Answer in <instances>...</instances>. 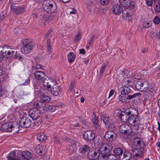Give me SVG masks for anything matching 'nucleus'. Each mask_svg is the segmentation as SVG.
<instances>
[{"label":"nucleus","instance_id":"4468645a","mask_svg":"<svg viewBox=\"0 0 160 160\" xmlns=\"http://www.w3.org/2000/svg\"><path fill=\"white\" fill-rule=\"evenodd\" d=\"M140 120L137 116V117H128V123L132 126H136L140 123Z\"/></svg>","mask_w":160,"mask_h":160},{"label":"nucleus","instance_id":"a19ab883","mask_svg":"<svg viewBox=\"0 0 160 160\" xmlns=\"http://www.w3.org/2000/svg\"><path fill=\"white\" fill-rule=\"evenodd\" d=\"M107 65V64L105 62L103 63L102 65V67L101 68V70L100 71V74L102 75L105 71L106 69V67Z\"/></svg>","mask_w":160,"mask_h":160},{"label":"nucleus","instance_id":"6ab92c4d","mask_svg":"<svg viewBox=\"0 0 160 160\" xmlns=\"http://www.w3.org/2000/svg\"><path fill=\"white\" fill-rule=\"evenodd\" d=\"M143 152L142 150L139 149H134L132 151L133 157L135 159L140 158L142 155Z\"/></svg>","mask_w":160,"mask_h":160},{"label":"nucleus","instance_id":"aec40b11","mask_svg":"<svg viewBox=\"0 0 160 160\" xmlns=\"http://www.w3.org/2000/svg\"><path fill=\"white\" fill-rule=\"evenodd\" d=\"M8 160H20V158L16 153V151H14L9 153L8 156Z\"/></svg>","mask_w":160,"mask_h":160},{"label":"nucleus","instance_id":"a211bd4d","mask_svg":"<svg viewBox=\"0 0 160 160\" xmlns=\"http://www.w3.org/2000/svg\"><path fill=\"white\" fill-rule=\"evenodd\" d=\"M35 78L38 80H41L43 79L45 76L44 73L39 70L35 71L34 73Z\"/></svg>","mask_w":160,"mask_h":160},{"label":"nucleus","instance_id":"e433bc0d","mask_svg":"<svg viewBox=\"0 0 160 160\" xmlns=\"http://www.w3.org/2000/svg\"><path fill=\"white\" fill-rule=\"evenodd\" d=\"M11 126H10V128L12 129V131H15V132H16L17 131H18V128L19 126V125L18 124L15 122L14 123L11 122Z\"/></svg>","mask_w":160,"mask_h":160},{"label":"nucleus","instance_id":"7ed1b4c3","mask_svg":"<svg viewBox=\"0 0 160 160\" xmlns=\"http://www.w3.org/2000/svg\"><path fill=\"white\" fill-rule=\"evenodd\" d=\"M38 2V1H37ZM42 3V7L43 10L48 13L54 12L56 9V3L52 0H40L38 3Z\"/></svg>","mask_w":160,"mask_h":160},{"label":"nucleus","instance_id":"c9c22d12","mask_svg":"<svg viewBox=\"0 0 160 160\" xmlns=\"http://www.w3.org/2000/svg\"><path fill=\"white\" fill-rule=\"evenodd\" d=\"M76 56L72 52L69 53L68 55V59L70 63H72L74 60Z\"/></svg>","mask_w":160,"mask_h":160},{"label":"nucleus","instance_id":"c03bdc74","mask_svg":"<svg viewBox=\"0 0 160 160\" xmlns=\"http://www.w3.org/2000/svg\"><path fill=\"white\" fill-rule=\"evenodd\" d=\"M95 36V35H92L89 41L87 42V44L89 45V46H91L93 43V42L94 41Z\"/></svg>","mask_w":160,"mask_h":160},{"label":"nucleus","instance_id":"3c124183","mask_svg":"<svg viewBox=\"0 0 160 160\" xmlns=\"http://www.w3.org/2000/svg\"><path fill=\"white\" fill-rule=\"evenodd\" d=\"M154 9L156 12H160V5L159 2L156 5L154 8Z\"/></svg>","mask_w":160,"mask_h":160},{"label":"nucleus","instance_id":"ddd939ff","mask_svg":"<svg viewBox=\"0 0 160 160\" xmlns=\"http://www.w3.org/2000/svg\"><path fill=\"white\" fill-rule=\"evenodd\" d=\"M83 136L84 138L88 141H91L95 138V133L91 130L85 131L83 133Z\"/></svg>","mask_w":160,"mask_h":160},{"label":"nucleus","instance_id":"0eeeda50","mask_svg":"<svg viewBox=\"0 0 160 160\" xmlns=\"http://www.w3.org/2000/svg\"><path fill=\"white\" fill-rule=\"evenodd\" d=\"M2 50L1 51L2 55L6 58L12 56L14 52L10 46L5 45L2 47Z\"/></svg>","mask_w":160,"mask_h":160},{"label":"nucleus","instance_id":"8fccbe9b","mask_svg":"<svg viewBox=\"0 0 160 160\" xmlns=\"http://www.w3.org/2000/svg\"><path fill=\"white\" fill-rule=\"evenodd\" d=\"M153 22L156 24L159 23L160 22V19L158 16H156L153 20Z\"/></svg>","mask_w":160,"mask_h":160},{"label":"nucleus","instance_id":"412c9836","mask_svg":"<svg viewBox=\"0 0 160 160\" xmlns=\"http://www.w3.org/2000/svg\"><path fill=\"white\" fill-rule=\"evenodd\" d=\"M90 148L88 145H81L78 151L80 154H84L88 152Z\"/></svg>","mask_w":160,"mask_h":160},{"label":"nucleus","instance_id":"72a5a7b5","mask_svg":"<svg viewBox=\"0 0 160 160\" xmlns=\"http://www.w3.org/2000/svg\"><path fill=\"white\" fill-rule=\"evenodd\" d=\"M123 150L120 148H117L113 151V153L114 155L119 156L120 159V156H121L123 153Z\"/></svg>","mask_w":160,"mask_h":160},{"label":"nucleus","instance_id":"6e6552de","mask_svg":"<svg viewBox=\"0 0 160 160\" xmlns=\"http://www.w3.org/2000/svg\"><path fill=\"white\" fill-rule=\"evenodd\" d=\"M119 131L120 133L127 136L130 135L132 132L129 126L126 124L121 125L119 128Z\"/></svg>","mask_w":160,"mask_h":160},{"label":"nucleus","instance_id":"ea45409f","mask_svg":"<svg viewBox=\"0 0 160 160\" xmlns=\"http://www.w3.org/2000/svg\"><path fill=\"white\" fill-rule=\"evenodd\" d=\"M40 100L38 101L36 103V107L37 108H43L44 107L45 105V104L43 103L42 102H41Z\"/></svg>","mask_w":160,"mask_h":160},{"label":"nucleus","instance_id":"f704fd0d","mask_svg":"<svg viewBox=\"0 0 160 160\" xmlns=\"http://www.w3.org/2000/svg\"><path fill=\"white\" fill-rule=\"evenodd\" d=\"M40 100L45 105L46 103H48L50 101L51 98L48 96L43 95L41 98Z\"/></svg>","mask_w":160,"mask_h":160},{"label":"nucleus","instance_id":"5701e85b","mask_svg":"<svg viewBox=\"0 0 160 160\" xmlns=\"http://www.w3.org/2000/svg\"><path fill=\"white\" fill-rule=\"evenodd\" d=\"M134 142L136 143V145L140 147L141 148H142L145 146L144 143L143 139L138 137H136L135 138Z\"/></svg>","mask_w":160,"mask_h":160},{"label":"nucleus","instance_id":"a18cd8bd","mask_svg":"<svg viewBox=\"0 0 160 160\" xmlns=\"http://www.w3.org/2000/svg\"><path fill=\"white\" fill-rule=\"evenodd\" d=\"M81 38V34L80 32H78V34L75 36L74 40L75 42H77Z\"/></svg>","mask_w":160,"mask_h":160},{"label":"nucleus","instance_id":"49530a36","mask_svg":"<svg viewBox=\"0 0 160 160\" xmlns=\"http://www.w3.org/2000/svg\"><path fill=\"white\" fill-rule=\"evenodd\" d=\"M144 82L146 83V85L145 86H144L143 87H142L141 88V89L142 90V91H140V92H147L148 89V83L145 82Z\"/></svg>","mask_w":160,"mask_h":160},{"label":"nucleus","instance_id":"bf43d9fd","mask_svg":"<svg viewBox=\"0 0 160 160\" xmlns=\"http://www.w3.org/2000/svg\"><path fill=\"white\" fill-rule=\"evenodd\" d=\"M30 82V80L29 79H27L25 80V82L22 84H21L22 85H29Z\"/></svg>","mask_w":160,"mask_h":160},{"label":"nucleus","instance_id":"20e7f679","mask_svg":"<svg viewBox=\"0 0 160 160\" xmlns=\"http://www.w3.org/2000/svg\"><path fill=\"white\" fill-rule=\"evenodd\" d=\"M21 46V52L24 54L30 52L33 48L32 42L28 39L23 40L22 41Z\"/></svg>","mask_w":160,"mask_h":160},{"label":"nucleus","instance_id":"69168bd1","mask_svg":"<svg viewBox=\"0 0 160 160\" xmlns=\"http://www.w3.org/2000/svg\"><path fill=\"white\" fill-rule=\"evenodd\" d=\"M160 71V67H156L154 69V73H156L157 72H159Z\"/></svg>","mask_w":160,"mask_h":160},{"label":"nucleus","instance_id":"4c0bfd02","mask_svg":"<svg viewBox=\"0 0 160 160\" xmlns=\"http://www.w3.org/2000/svg\"><path fill=\"white\" fill-rule=\"evenodd\" d=\"M120 3L125 7H128V6L131 3H130L129 0H119Z\"/></svg>","mask_w":160,"mask_h":160},{"label":"nucleus","instance_id":"13d9d810","mask_svg":"<svg viewBox=\"0 0 160 160\" xmlns=\"http://www.w3.org/2000/svg\"><path fill=\"white\" fill-rule=\"evenodd\" d=\"M146 3L147 5L151 6L153 4V0H145Z\"/></svg>","mask_w":160,"mask_h":160},{"label":"nucleus","instance_id":"f3484780","mask_svg":"<svg viewBox=\"0 0 160 160\" xmlns=\"http://www.w3.org/2000/svg\"><path fill=\"white\" fill-rule=\"evenodd\" d=\"M11 122L3 124L1 127V130L3 132H11L12 129L10 128V126H11Z\"/></svg>","mask_w":160,"mask_h":160},{"label":"nucleus","instance_id":"dca6fc26","mask_svg":"<svg viewBox=\"0 0 160 160\" xmlns=\"http://www.w3.org/2000/svg\"><path fill=\"white\" fill-rule=\"evenodd\" d=\"M101 118L105 124L108 125L109 127L110 125L111 126L113 125V122L109 120L108 115L106 114H102L101 115Z\"/></svg>","mask_w":160,"mask_h":160},{"label":"nucleus","instance_id":"2eb2a0df","mask_svg":"<svg viewBox=\"0 0 160 160\" xmlns=\"http://www.w3.org/2000/svg\"><path fill=\"white\" fill-rule=\"evenodd\" d=\"M126 113L129 117H137L138 112L137 110L135 108L130 107L128 109L126 110Z\"/></svg>","mask_w":160,"mask_h":160},{"label":"nucleus","instance_id":"4be33fe9","mask_svg":"<svg viewBox=\"0 0 160 160\" xmlns=\"http://www.w3.org/2000/svg\"><path fill=\"white\" fill-rule=\"evenodd\" d=\"M132 157V154L129 152L126 151L123 152V155L120 156V160H129Z\"/></svg>","mask_w":160,"mask_h":160},{"label":"nucleus","instance_id":"1a4fd4ad","mask_svg":"<svg viewBox=\"0 0 160 160\" xmlns=\"http://www.w3.org/2000/svg\"><path fill=\"white\" fill-rule=\"evenodd\" d=\"M19 123L21 127L26 128L30 127L32 124V122L29 118L24 117L20 119Z\"/></svg>","mask_w":160,"mask_h":160},{"label":"nucleus","instance_id":"6e6d98bb","mask_svg":"<svg viewBox=\"0 0 160 160\" xmlns=\"http://www.w3.org/2000/svg\"><path fill=\"white\" fill-rule=\"evenodd\" d=\"M6 16V14L4 12L1 13L0 15V23L3 20Z\"/></svg>","mask_w":160,"mask_h":160},{"label":"nucleus","instance_id":"58836bf2","mask_svg":"<svg viewBox=\"0 0 160 160\" xmlns=\"http://www.w3.org/2000/svg\"><path fill=\"white\" fill-rule=\"evenodd\" d=\"M14 58L16 59L22 61L24 58L23 56L20 55V53L18 52H16L15 54L14 55Z\"/></svg>","mask_w":160,"mask_h":160},{"label":"nucleus","instance_id":"7c9ffc66","mask_svg":"<svg viewBox=\"0 0 160 160\" xmlns=\"http://www.w3.org/2000/svg\"><path fill=\"white\" fill-rule=\"evenodd\" d=\"M21 155L22 158L27 159L29 160L32 157V154L31 153L28 151H25L22 152Z\"/></svg>","mask_w":160,"mask_h":160},{"label":"nucleus","instance_id":"de8ad7c7","mask_svg":"<svg viewBox=\"0 0 160 160\" xmlns=\"http://www.w3.org/2000/svg\"><path fill=\"white\" fill-rule=\"evenodd\" d=\"M143 25L145 28H148L151 26V23L149 22L144 21L143 23Z\"/></svg>","mask_w":160,"mask_h":160},{"label":"nucleus","instance_id":"c85d7f7f","mask_svg":"<svg viewBox=\"0 0 160 160\" xmlns=\"http://www.w3.org/2000/svg\"><path fill=\"white\" fill-rule=\"evenodd\" d=\"M92 122L95 129L97 131H99L101 129V127L99 125V121L97 118L96 117H94L92 119Z\"/></svg>","mask_w":160,"mask_h":160},{"label":"nucleus","instance_id":"864d4df0","mask_svg":"<svg viewBox=\"0 0 160 160\" xmlns=\"http://www.w3.org/2000/svg\"><path fill=\"white\" fill-rule=\"evenodd\" d=\"M50 81V82L51 83H52L54 84V85H55V84L57 82L56 80L53 78H52L51 77H48L47 78Z\"/></svg>","mask_w":160,"mask_h":160},{"label":"nucleus","instance_id":"cd10ccee","mask_svg":"<svg viewBox=\"0 0 160 160\" xmlns=\"http://www.w3.org/2000/svg\"><path fill=\"white\" fill-rule=\"evenodd\" d=\"M125 115L122 114L121 113H119L118 116L120 118L121 120L123 122H128L129 115L126 113V111L124 112Z\"/></svg>","mask_w":160,"mask_h":160},{"label":"nucleus","instance_id":"393cba45","mask_svg":"<svg viewBox=\"0 0 160 160\" xmlns=\"http://www.w3.org/2000/svg\"><path fill=\"white\" fill-rule=\"evenodd\" d=\"M45 148L46 147L44 146H38L36 148V152L40 155L44 154L47 152Z\"/></svg>","mask_w":160,"mask_h":160},{"label":"nucleus","instance_id":"052dcab7","mask_svg":"<svg viewBox=\"0 0 160 160\" xmlns=\"http://www.w3.org/2000/svg\"><path fill=\"white\" fill-rule=\"evenodd\" d=\"M79 120L80 122L82 123L83 124H86V120L83 118L81 117H80L79 118Z\"/></svg>","mask_w":160,"mask_h":160},{"label":"nucleus","instance_id":"f8f14e48","mask_svg":"<svg viewBox=\"0 0 160 160\" xmlns=\"http://www.w3.org/2000/svg\"><path fill=\"white\" fill-rule=\"evenodd\" d=\"M50 91L51 94L54 96H58L61 94L62 90L61 87L59 86L52 85L50 90L48 91Z\"/></svg>","mask_w":160,"mask_h":160},{"label":"nucleus","instance_id":"39448f33","mask_svg":"<svg viewBox=\"0 0 160 160\" xmlns=\"http://www.w3.org/2000/svg\"><path fill=\"white\" fill-rule=\"evenodd\" d=\"M141 95V94L140 92L135 93L131 95H126L121 93V94L119 96V99L122 103L126 104L129 102L131 99L140 96Z\"/></svg>","mask_w":160,"mask_h":160},{"label":"nucleus","instance_id":"2f4dec72","mask_svg":"<svg viewBox=\"0 0 160 160\" xmlns=\"http://www.w3.org/2000/svg\"><path fill=\"white\" fill-rule=\"evenodd\" d=\"M146 84L145 82H143L141 81H138L135 84V87L138 91H142V89H141Z\"/></svg>","mask_w":160,"mask_h":160},{"label":"nucleus","instance_id":"680f3d73","mask_svg":"<svg viewBox=\"0 0 160 160\" xmlns=\"http://www.w3.org/2000/svg\"><path fill=\"white\" fill-rule=\"evenodd\" d=\"M115 92V90L114 89H112L110 90L109 96L108 97V98H109L111 96H112L114 93Z\"/></svg>","mask_w":160,"mask_h":160},{"label":"nucleus","instance_id":"b1692460","mask_svg":"<svg viewBox=\"0 0 160 160\" xmlns=\"http://www.w3.org/2000/svg\"><path fill=\"white\" fill-rule=\"evenodd\" d=\"M132 91L130 88L126 85H124L121 88V93L126 95H129L128 94L132 92Z\"/></svg>","mask_w":160,"mask_h":160},{"label":"nucleus","instance_id":"bb28decb","mask_svg":"<svg viewBox=\"0 0 160 160\" xmlns=\"http://www.w3.org/2000/svg\"><path fill=\"white\" fill-rule=\"evenodd\" d=\"M51 83L50 81L47 78H45L43 81V84L44 88L48 91L52 88Z\"/></svg>","mask_w":160,"mask_h":160},{"label":"nucleus","instance_id":"79ce46f5","mask_svg":"<svg viewBox=\"0 0 160 160\" xmlns=\"http://www.w3.org/2000/svg\"><path fill=\"white\" fill-rule=\"evenodd\" d=\"M56 109V107L53 105H49L46 110L50 112H54Z\"/></svg>","mask_w":160,"mask_h":160},{"label":"nucleus","instance_id":"a878e982","mask_svg":"<svg viewBox=\"0 0 160 160\" xmlns=\"http://www.w3.org/2000/svg\"><path fill=\"white\" fill-rule=\"evenodd\" d=\"M88 156V158L90 160H95V159L99 158L98 152L92 151H89Z\"/></svg>","mask_w":160,"mask_h":160},{"label":"nucleus","instance_id":"9b49d317","mask_svg":"<svg viewBox=\"0 0 160 160\" xmlns=\"http://www.w3.org/2000/svg\"><path fill=\"white\" fill-rule=\"evenodd\" d=\"M28 114L29 116L32 119L35 120L39 118L40 113L39 110L35 108L30 110Z\"/></svg>","mask_w":160,"mask_h":160},{"label":"nucleus","instance_id":"e2e57ef3","mask_svg":"<svg viewBox=\"0 0 160 160\" xmlns=\"http://www.w3.org/2000/svg\"><path fill=\"white\" fill-rule=\"evenodd\" d=\"M122 73L125 76H127L128 75V71L127 69H124L122 72Z\"/></svg>","mask_w":160,"mask_h":160},{"label":"nucleus","instance_id":"4d7b16f0","mask_svg":"<svg viewBox=\"0 0 160 160\" xmlns=\"http://www.w3.org/2000/svg\"><path fill=\"white\" fill-rule=\"evenodd\" d=\"M54 142L57 144H59L61 142L58 136L54 137Z\"/></svg>","mask_w":160,"mask_h":160},{"label":"nucleus","instance_id":"5fc2aeb1","mask_svg":"<svg viewBox=\"0 0 160 160\" xmlns=\"http://www.w3.org/2000/svg\"><path fill=\"white\" fill-rule=\"evenodd\" d=\"M63 139L64 140L67 141L71 143H73V141L72 139L69 138L66 136L64 137Z\"/></svg>","mask_w":160,"mask_h":160},{"label":"nucleus","instance_id":"473e14b6","mask_svg":"<svg viewBox=\"0 0 160 160\" xmlns=\"http://www.w3.org/2000/svg\"><path fill=\"white\" fill-rule=\"evenodd\" d=\"M38 139L41 142H44L47 138V136L43 133L41 132L39 133L37 136Z\"/></svg>","mask_w":160,"mask_h":160},{"label":"nucleus","instance_id":"9d476101","mask_svg":"<svg viewBox=\"0 0 160 160\" xmlns=\"http://www.w3.org/2000/svg\"><path fill=\"white\" fill-rule=\"evenodd\" d=\"M117 135L112 131L110 130L105 132L104 138L105 139L109 142H112L116 139Z\"/></svg>","mask_w":160,"mask_h":160},{"label":"nucleus","instance_id":"f257e3e1","mask_svg":"<svg viewBox=\"0 0 160 160\" xmlns=\"http://www.w3.org/2000/svg\"><path fill=\"white\" fill-rule=\"evenodd\" d=\"M113 146L111 143H104L101 145L98 150V156L102 160L106 159L108 156L111 155L109 152L113 148Z\"/></svg>","mask_w":160,"mask_h":160},{"label":"nucleus","instance_id":"37998d69","mask_svg":"<svg viewBox=\"0 0 160 160\" xmlns=\"http://www.w3.org/2000/svg\"><path fill=\"white\" fill-rule=\"evenodd\" d=\"M110 2V0H100V3L103 6L106 5L108 4Z\"/></svg>","mask_w":160,"mask_h":160},{"label":"nucleus","instance_id":"774afa93","mask_svg":"<svg viewBox=\"0 0 160 160\" xmlns=\"http://www.w3.org/2000/svg\"><path fill=\"white\" fill-rule=\"evenodd\" d=\"M76 10L75 9H73L72 11L70 12V13L71 14H75L76 12Z\"/></svg>","mask_w":160,"mask_h":160},{"label":"nucleus","instance_id":"603ef678","mask_svg":"<svg viewBox=\"0 0 160 160\" xmlns=\"http://www.w3.org/2000/svg\"><path fill=\"white\" fill-rule=\"evenodd\" d=\"M47 42L48 49L50 51L51 49V45L50 44V39L49 38L48 39Z\"/></svg>","mask_w":160,"mask_h":160},{"label":"nucleus","instance_id":"09e8293b","mask_svg":"<svg viewBox=\"0 0 160 160\" xmlns=\"http://www.w3.org/2000/svg\"><path fill=\"white\" fill-rule=\"evenodd\" d=\"M75 87L74 82H71L69 86V90L71 91H72Z\"/></svg>","mask_w":160,"mask_h":160},{"label":"nucleus","instance_id":"338daca9","mask_svg":"<svg viewBox=\"0 0 160 160\" xmlns=\"http://www.w3.org/2000/svg\"><path fill=\"white\" fill-rule=\"evenodd\" d=\"M80 53H82L83 54H84L85 53V51L84 49H80L79 50Z\"/></svg>","mask_w":160,"mask_h":160},{"label":"nucleus","instance_id":"f03ea898","mask_svg":"<svg viewBox=\"0 0 160 160\" xmlns=\"http://www.w3.org/2000/svg\"><path fill=\"white\" fill-rule=\"evenodd\" d=\"M126 10H128V9H123L122 7L118 4L114 5L112 8V11L114 14L119 15L122 12L123 18L129 21L132 18L131 16L128 12L126 11Z\"/></svg>","mask_w":160,"mask_h":160},{"label":"nucleus","instance_id":"0e129e2a","mask_svg":"<svg viewBox=\"0 0 160 160\" xmlns=\"http://www.w3.org/2000/svg\"><path fill=\"white\" fill-rule=\"evenodd\" d=\"M42 68V65L40 64H36L35 67H33V69H40Z\"/></svg>","mask_w":160,"mask_h":160},{"label":"nucleus","instance_id":"c756f323","mask_svg":"<svg viewBox=\"0 0 160 160\" xmlns=\"http://www.w3.org/2000/svg\"><path fill=\"white\" fill-rule=\"evenodd\" d=\"M52 16L48 15L41 14L40 16V19L41 20L48 22L51 20Z\"/></svg>","mask_w":160,"mask_h":160},{"label":"nucleus","instance_id":"423d86ee","mask_svg":"<svg viewBox=\"0 0 160 160\" xmlns=\"http://www.w3.org/2000/svg\"><path fill=\"white\" fill-rule=\"evenodd\" d=\"M11 12L15 15L21 14L24 12L25 7L23 5L16 6L12 3L10 6Z\"/></svg>","mask_w":160,"mask_h":160}]
</instances>
